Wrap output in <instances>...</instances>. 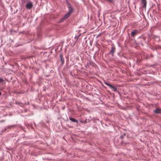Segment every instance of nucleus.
<instances>
[{"label": "nucleus", "instance_id": "obj_3", "mask_svg": "<svg viewBox=\"0 0 161 161\" xmlns=\"http://www.w3.org/2000/svg\"><path fill=\"white\" fill-rule=\"evenodd\" d=\"M13 103L17 104L21 107H23L25 105H27L29 103V101H14Z\"/></svg>", "mask_w": 161, "mask_h": 161}, {"label": "nucleus", "instance_id": "obj_20", "mask_svg": "<svg viewBox=\"0 0 161 161\" xmlns=\"http://www.w3.org/2000/svg\"><path fill=\"white\" fill-rule=\"evenodd\" d=\"M122 109L123 110H125L126 108H125L123 107Z\"/></svg>", "mask_w": 161, "mask_h": 161}, {"label": "nucleus", "instance_id": "obj_23", "mask_svg": "<svg viewBox=\"0 0 161 161\" xmlns=\"http://www.w3.org/2000/svg\"><path fill=\"white\" fill-rule=\"evenodd\" d=\"M20 127L21 128V129H23V127L22 126H21Z\"/></svg>", "mask_w": 161, "mask_h": 161}, {"label": "nucleus", "instance_id": "obj_9", "mask_svg": "<svg viewBox=\"0 0 161 161\" xmlns=\"http://www.w3.org/2000/svg\"><path fill=\"white\" fill-rule=\"evenodd\" d=\"M116 48L114 46H113L111 48V50L110 51V53L112 56H113L114 53L115 52Z\"/></svg>", "mask_w": 161, "mask_h": 161}, {"label": "nucleus", "instance_id": "obj_22", "mask_svg": "<svg viewBox=\"0 0 161 161\" xmlns=\"http://www.w3.org/2000/svg\"><path fill=\"white\" fill-rule=\"evenodd\" d=\"M34 125L35 126H36V123L35 122L34 123Z\"/></svg>", "mask_w": 161, "mask_h": 161}, {"label": "nucleus", "instance_id": "obj_8", "mask_svg": "<svg viewBox=\"0 0 161 161\" xmlns=\"http://www.w3.org/2000/svg\"><path fill=\"white\" fill-rule=\"evenodd\" d=\"M139 33L138 31L137 30H134L131 33V36L133 37L135 35Z\"/></svg>", "mask_w": 161, "mask_h": 161}, {"label": "nucleus", "instance_id": "obj_18", "mask_svg": "<svg viewBox=\"0 0 161 161\" xmlns=\"http://www.w3.org/2000/svg\"><path fill=\"white\" fill-rule=\"evenodd\" d=\"M125 145H126V144H129V142H125Z\"/></svg>", "mask_w": 161, "mask_h": 161}, {"label": "nucleus", "instance_id": "obj_16", "mask_svg": "<svg viewBox=\"0 0 161 161\" xmlns=\"http://www.w3.org/2000/svg\"><path fill=\"white\" fill-rule=\"evenodd\" d=\"M121 144H123L124 143V141L123 140H122L121 142Z\"/></svg>", "mask_w": 161, "mask_h": 161}, {"label": "nucleus", "instance_id": "obj_5", "mask_svg": "<svg viewBox=\"0 0 161 161\" xmlns=\"http://www.w3.org/2000/svg\"><path fill=\"white\" fill-rule=\"evenodd\" d=\"M33 6L32 3L31 2H29L26 4L25 7L27 9H30Z\"/></svg>", "mask_w": 161, "mask_h": 161}, {"label": "nucleus", "instance_id": "obj_19", "mask_svg": "<svg viewBox=\"0 0 161 161\" xmlns=\"http://www.w3.org/2000/svg\"><path fill=\"white\" fill-rule=\"evenodd\" d=\"M26 126L27 127H31V128H32V127L30 126L29 125H26Z\"/></svg>", "mask_w": 161, "mask_h": 161}, {"label": "nucleus", "instance_id": "obj_17", "mask_svg": "<svg viewBox=\"0 0 161 161\" xmlns=\"http://www.w3.org/2000/svg\"><path fill=\"white\" fill-rule=\"evenodd\" d=\"M65 108V107L64 106H63V107H62V110H64V109Z\"/></svg>", "mask_w": 161, "mask_h": 161}, {"label": "nucleus", "instance_id": "obj_11", "mask_svg": "<svg viewBox=\"0 0 161 161\" xmlns=\"http://www.w3.org/2000/svg\"><path fill=\"white\" fill-rule=\"evenodd\" d=\"M88 121H89V120H87V119H85L84 120H80V122L81 123H84L85 124L87 123L88 122Z\"/></svg>", "mask_w": 161, "mask_h": 161}, {"label": "nucleus", "instance_id": "obj_13", "mask_svg": "<svg viewBox=\"0 0 161 161\" xmlns=\"http://www.w3.org/2000/svg\"><path fill=\"white\" fill-rule=\"evenodd\" d=\"M4 81L3 79L1 77H0V83H3Z\"/></svg>", "mask_w": 161, "mask_h": 161}, {"label": "nucleus", "instance_id": "obj_1", "mask_svg": "<svg viewBox=\"0 0 161 161\" xmlns=\"http://www.w3.org/2000/svg\"><path fill=\"white\" fill-rule=\"evenodd\" d=\"M68 8L69 9V11L64 16L63 18V19L68 18L70 16L71 13L73 12V8L70 4H68Z\"/></svg>", "mask_w": 161, "mask_h": 161}, {"label": "nucleus", "instance_id": "obj_28", "mask_svg": "<svg viewBox=\"0 0 161 161\" xmlns=\"http://www.w3.org/2000/svg\"><path fill=\"white\" fill-rule=\"evenodd\" d=\"M76 105H77V106L78 107L79 106H78V104H76Z\"/></svg>", "mask_w": 161, "mask_h": 161}, {"label": "nucleus", "instance_id": "obj_26", "mask_svg": "<svg viewBox=\"0 0 161 161\" xmlns=\"http://www.w3.org/2000/svg\"><path fill=\"white\" fill-rule=\"evenodd\" d=\"M79 36H80V35H79L78 36V37H77V39H78L79 37Z\"/></svg>", "mask_w": 161, "mask_h": 161}, {"label": "nucleus", "instance_id": "obj_10", "mask_svg": "<svg viewBox=\"0 0 161 161\" xmlns=\"http://www.w3.org/2000/svg\"><path fill=\"white\" fill-rule=\"evenodd\" d=\"M142 3L143 4V7L145 8L146 6L147 2L146 0H141Z\"/></svg>", "mask_w": 161, "mask_h": 161}, {"label": "nucleus", "instance_id": "obj_7", "mask_svg": "<svg viewBox=\"0 0 161 161\" xmlns=\"http://www.w3.org/2000/svg\"><path fill=\"white\" fill-rule=\"evenodd\" d=\"M69 119L71 121L73 122L76 123L77 124L78 123L79 121L78 120H76L75 119L72 117L71 116H69Z\"/></svg>", "mask_w": 161, "mask_h": 161}, {"label": "nucleus", "instance_id": "obj_15", "mask_svg": "<svg viewBox=\"0 0 161 161\" xmlns=\"http://www.w3.org/2000/svg\"><path fill=\"white\" fill-rule=\"evenodd\" d=\"M60 58H61V61L62 62V64H63L64 63V59L62 58V55H60Z\"/></svg>", "mask_w": 161, "mask_h": 161}, {"label": "nucleus", "instance_id": "obj_25", "mask_svg": "<svg viewBox=\"0 0 161 161\" xmlns=\"http://www.w3.org/2000/svg\"><path fill=\"white\" fill-rule=\"evenodd\" d=\"M142 39H143V40L144 41H145V39L144 38H143Z\"/></svg>", "mask_w": 161, "mask_h": 161}, {"label": "nucleus", "instance_id": "obj_21", "mask_svg": "<svg viewBox=\"0 0 161 161\" xmlns=\"http://www.w3.org/2000/svg\"><path fill=\"white\" fill-rule=\"evenodd\" d=\"M14 125H11V126H10V127H11V128H12V127H14Z\"/></svg>", "mask_w": 161, "mask_h": 161}, {"label": "nucleus", "instance_id": "obj_30", "mask_svg": "<svg viewBox=\"0 0 161 161\" xmlns=\"http://www.w3.org/2000/svg\"><path fill=\"white\" fill-rule=\"evenodd\" d=\"M11 154L10 156H11Z\"/></svg>", "mask_w": 161, "mask_h": 161}, {"label": "nucleus", "instance_id": "obj_14", "mask_svg": "<svg viewBox=\"0 0 161 161\" xmlns=\"http://www.w3.org/2000/svg\"><path fill=\"white\" fill-rule=\"evenodd\" d=\"M9 127H6L5 128L4 130H2V131H1V132H5V131L8 129L9 128Z\"/></svg>", "mask_w": 161, "mask_h": 161}, {"label": "nucleus", "instance_id": "obj_4", "mask_svg": "<svg viewBox=\"0 0 161 161\" xmlns=\"http://www.w3.org/2000/svg\"><path fill=\"white\" fill-rule=\"evenodd\" d=\"M104 83L106 85H107L108 86H109L110 88H111L113 91H114V92H116L117 91V88H116V87L113 86L112 85L107 83L106 81H104Z\"/></svg>", "mask_w": 161, "mask_h": 161}, {"label": "nucleus", "instance_id": "obj_12", "mask_svg": "<svg viewBox=\"0 0 161 161\" xmlns=\"http://www.w3.org/2000/svg\"><path fill=\"white\" fill-rule=\"evenodd\" d=\"M126 136V134L125 133H124L123 134L120 136V138L122 140Z\"/></svg>", "mask_w": 161, "mask_h": 161}, {"label": "nucleus", "instance_id": "obj_6", "mask_svg": "<svg viewBox=\"0 0 161 161\" xmlns=\"http://www.w3.org/2000/svg\"><path fill=\"white\" fill-rule=\"evenodd\" d=\"M39 127L43 128L46 127L45 124L42 121L40 122L37 125Z\"/></svg>", "mask_w": 161, "mask_h": 161}, {"label": "nucleus", "instance_id": "obj_31", "mask_svg": "<svg viewBox=\"0 0 161 161\" xmlns=\"http://www.w3.org/2000/svg\"><path fill=\"white\" fill-rule=\"evenodd\" d=\"M142 46H143V45L142 44Z\"/></svg>", "mask_w": 161, "mask_h": 161}, {"label": "nucleus", "instance_id": "obj_27", "mask_svg": "<svg viewBox=\"0 0 161 161\" xmlns=\"http://www.w3.org/2000/svg\"><path fill=\"white\" fill-rule=\"evenodd\" d=\"M126 137L127 138H128V135H126Z\"/></svg>", "mask_w": 161, "mask_h": 161}, {"label": "nucleus", "instance_id": "obj_2", "mask_svg": "<svg viewBox=\"0 0 161 161\" xmlns=\"http://www.w3.org/2000/svg\"><path fill=\"white\" fill-rule=\"evenodd\" d=\"M151 105L153 107H155V109L153 110L154 113L157 114H161V109L157 107L156 104H151Z\"/></svg>", "mask_w": 161, "mask_h": 161}, {"label": "nucleus", "instance_id": "obj_24", "mask_svg": "<svg viewBox=\"0 0 161 161\" xmlns=\"http://www.w3.org/2000/svg\"><path fill=\"white\" fill-rule=\"evenodd\" d=\"M52 102V101H46V102L47 103V102Z\"/></svg>", "mask_w": 161, "mask_h": 161}, {"label": "nucleus", "instance_id": "obj_29", "mask_svg": "<svg viewBox=\"0 0 161 161\" xmlns=\"http://www.w3.org/2000/svg\"><path fill=\"white\" fill-rule=\"evenodd\" d=\"M1 95V92H0V95Z\"/></svg>", "mask_w": 161, "mask_h": 161}]
</instances>
